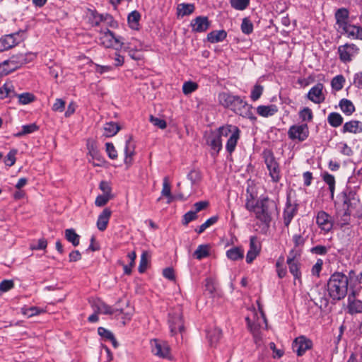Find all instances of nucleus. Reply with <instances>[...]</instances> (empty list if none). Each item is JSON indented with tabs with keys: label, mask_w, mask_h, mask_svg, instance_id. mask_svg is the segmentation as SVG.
<instances>
[{
	"label": "nucleus",
	"mask_w": 362,
	"mask_h": 362,
	"mask_svg": "<svg viewBox=\"0 0 362 362\" xmlns=\"http://www.w3.org/2000/svg\"><path fill=\"white\" fill-rule=\"evenodd\" d=\"M349 38L362 40V28L351 25L349 23L341 28Z\"/></svg>",
	"instance_id": "aec40b11"
},
{
	"label": "nucleus",
	"mask_w": 362,
	"mask_h": 362,
	"mask_svg": "<svg viewBox=\"0 0 362 362\" xmlns=\"http://www.w3.org/2000/svg\"><path fill=\"white\" fill-rule=\"evenodd\" d=\"M300 118L303 122H310L313 119V115L309 107H304L299 112Z\"/></svg>",
	"instance_id": "864d4df0"
},
{
	"label": "nucleus",
	"mask_w": 362,
	"mask_h": 362,
	"mask_svg": "<svg viewBox=\"0 0 362 362\" xmlns=\"http://www.w3.org/2000/svg\"><path fill=\"white\" fill-rule=\"evenodd\" d=\"M262 92H263V86H262L261 85H259V84H256L254 86V88L251 92V96H250L251 99L253 101L257 100L262 95Z\"/></svg>",
	"instance_id": "13d9d810"
},
{
	"label": "nucleus",
	"mask_w": 362,
	"mask_h": 362,
	"mask_svg": "<svg viewBox=\"0 0 362 362\" xmlns=\"http://www.w3.org/2000/svg\"><path fill=\"white\" fill-rule=\"evenodd\" d=\"M209 255V246L208 245H200L194 252L196 259L200 260Z\"/></svg>",
	"instance_id": "a18cd8bd"
},
{
	"label": "nucleus",
	"mask_w": 362,
	"mask_h": 362,
	"mask_svg": "<svg viewBox=\"0 0 362 362\" xmlns=\"http://www.w3.org/2000/svg\"><path fill=\"white\" fill-rule=\"evenodd\" d=\"M226 36L225 30H214L208 34L207 40L211 43H216L223 41Z\"/></svg>",
	"instance_id": "f704fd0d"
},
{
	"label": "nucleus",
	"mask_w": 362,
	"mask_h": 362,
	"mask_svg": "<svg viewBox=\"0 0 362 362\" xmlns=\"http://www.w3.org/2000/svg\"><path fill=\"white\" fill-rule=\"evenodd\" d=\"M278 112V107L275 105H259L257 107L259 115L267 117L274 115Z\"/></svg>",
	"instance_id": "a878e982"
},
{
	"label": "nucleus",
	"mask_w": 362,
	"mask_h": 362,
	"mask_svg": "<svg viewBox=\"0 0 362 362\" xmlns=\"http://www.w3.org/2000/svg\"><path fill=\"white\" fill-rule=\"evenodd\" d=\"M140 18L141 15L138 11H134L131 12L127 18L129 27L133 30H139Z\"/></svg>",
	"instance_id": "4c0bfd02"
},
{
	"label": "nucleus",
	"mask_w": 362,
	"mask_h": 362,
	"mask_svg": "<svg viewBox=\"0 0 362 362\" xmlns=\"http://www.w3.org/2000/svg\"><path fill=\"white\" fill-rule=\"evenodd\" d=\"M197 215L196 211H189L187 212L184 216L182 218V224L185 226L188 225V223L195 219H197Z\"/></svg>",
	"instance_id": "bf43d9fd"
},
{
	"label": "nucleus",
	"mask_w": 362,
	"mask_h": 362,
	"mask_svg": "<svg viewBox=\"0 0 362 362\" xmlns=\"http://www.w3.org/2000/svg\"><path fill=\"white\" fill-rule=\"evenodd\" d=\"M288 136L291 140L304 141L309 136L308 127L306 124L292 125L288 129Z\"/></svg>",
	"instance_id": "ddd939ff"
},
{
	"label": "nucleus",
	"mask_w": 362,
	"mask_h": 362,
	"mask_svg": "<svg viewBox=\"0 0 362 362\" xmlns=\"http://www.w3.org/2000/svg\"><path fill=\"white\" fill-rule=\"evenodd\" d=\"M218 99L222 106L230 109L235 114L251 120L256 119L252 112V106L243 101L239 96L223 92L218 94Z\"/></svg>",
	"instance_id": "7ed1b4c3"
},
{
	"label": "nucleus",
	"mask_w": 362,
	"mask_h": 362,
	"mask_svg": "<svg viewBox=\"0 0 362 362\" xmlns=\"http://www.w3.org/2000/svg\"><path fill=\"white\" fill-rule=\"evenodd\" d=\"M231 6L239 11L245 9L250 4V0H230Z\"/></svg>",
	"instance_id": "8fccbe9b"
},
{
	"label": "nucleus",
	"mask_w": 362,
	"mask_h": 362,
	"mask_svg": "<svg viewBox=\"0 0 362 362\" xmlns=\"http://www.w3.org/2000/svg\"><path fill=\"white\" fill-rule=\"evenodd\" d=\"M227 257L232 261L243 259L244 257V250L239 247H233L226 252Z\"/></svg>",
	"instance_id": "c756f323"
},
{
	"label": "nucleus",
	"mask_w": 362,
	"mask_h": 362,
	"mask_svg": "<svg viewBox=\"0 0 362 362\" xmlns=\"http://www.w3.org/2000/svg\"><path fill=\"white\" fill-rule=\"evenodd\" d=\"M344 83V77L342 75H337L332 78L331 86L334 90L339 91L343 88Z\"/></svg>",
	"instance_id": "de8ad7c7"
},
{
	"label": "nucleus",
	"mask_w": 362,
	"mask_h": 362,
	"mask_svg": "<svg viewBox=\"0 0 362 362\" xmlns=\"http://www.w3.org/2000/svg\"><path fill=\"white\" fill-rule=\"evenodd\" d=\"M218 135L222 139L223 137L228 138L226 149L229 153H232L237 146L240 137V130L237 126L226 124L216 129Z\"/></svg>",
	"instance_id": "423d86ee"
},
{
	"label": "nucleus",
	"mask_w": 362,
	"mask_h": 362,
	"mask_svg": "<svg viewBox=\"0 0 362 362\" xmlns=\"http://www.w3.org/2000/svg\"><path fill=\"white\" fill-rule=\"evenodd\" d=\"M98 334L103 340L110 341L115 348L118 346L117 341H116L113 334L110 330L100 327L98 329Z\"/></svg>",
	"instance_id": "cd10ccee"
},
{
	"label": "nucleus",
	"mask_w": 362,
	"mask_h": 362,
	"mask_svg": "<svg viewBox=\"0 0 362 362\" xmlns=\"http://www.w3.org/2000/svg\"><path fill=\"white\" fill-rule=\"evenodd\" d=\"M221 330L214 327L207 332V338L211 346L216 345L221 338Z\"/></svg>",
	"instance_id": "473e14b6"
},
{
	"label": "nucleus",
	"mask_w": 362,
	"mask_h": 362,
	"mask_svg": "<svg viewBox=\"0 0 362 362\" xmlns=\"http://www.w3.org/2000/svg\"><path fill=\"white\" fill-rule=\"evenodd\" d=\"M206 144L210 146L213 156H216L222 149V139L216 130L211 132L207 136Z\"/></svg>",
	"instance_id": "2eb2a0df"
},
{
	"label": "nucleus",
	"mask_w": 362,
	"mask_h": 362,
	"mask_svg": "<svg viewBox=\"0 0 362 362\" xmlns=\"http://www.w3.org/2000/svg\"><path fill=\"white\" fill-rule=\"evenodd\" d=\"M152 353L161 358L171 359L170 348L168 344L157 339L151 341Z\"/></svg>",
	"instance_id": "f8f14e48"
},
{
	"label": "nucleus",
	"mask_w": 362,
	"mask_h": 362,
	"mask_svg": "<svg viewBox=\"0 0 362 362\" xmlns=\"http://www.w3.org/2000/svg\"><path fill=\"white\" fill-rule=\"evenodd\" d=\"M110 198V195L103 194L96 197L95 204L97 206H103L108 202Z\"/></svg>",
	"instance_id": "e2e57ef3"
},
{
	"label": "nucleus",
	"mask_w": 362,
	"mask_h": 362,
	"mask_svg": "<svg viewBox=\"0 0 362 362\" xmlns=\"http://www.w3.org/2000/svg\"><path fill=\"white\" fill-rule=\"evenodd\" d=\"M339 106L341 111L348 116L351 115L356 110L353 103L346 98H343L339 101Z\"/></svg>",
	"instance_id": "7c9ffc66"
},
{
	"label": "nucleus",
	"mask_w": 362,
	"mask_h": 362,
	"mask_svg": "<svg viewBox=\"0 0 362 362\" xmlns=\"http://www.w3.org/2000/svg\"><path fill=\"white\" fill-rule=\"evenodd\" d=\"M348 310L351 314L362 313V300L357 299L354 293L348 297Z\"/></svg>",
	"instance_id": "4be33fe9"
},
{
	"label": "nucleus",
	"mask_w": 362,
	"mask_h": 362,
	"mask_svg": "<svg viewBox=\"0 0 362 362\" xmlns=\"http://www.w3.org/2000/svg\"><path fill=\"white\" fill-rule=\"evenodd\" d=\"M210 22L206 16H198L190 23L192 30L195 33H203L208 30Z\"/></svg>",
	"instance_id": "a211bd4d"
},
{
	"label": "nucleus",
	"mask_w": 362,
	"mask_h": 362,
	"mask_svg": "<svg viewBox=\"0 0 362 362\" xmlns=\"http://www.w3.org/2000/svg\"><path fill=\"white\" fill-rule=\"evenodd\" d=\"M16 92L13 90V86L11 83H4L0 87V98L4 99L5 98L15 97Z\"/></svg>",
	"instance_id": "ea45409f"
},
{
	"label": "nucleus",
	"mask_w": 362,
	"mask_h": 362,
	"mask_svg": "<svg viewBox=\"0 0 362 362\" xmlns=\"http://www.w3.org/2000/svg\"><path fill=\"white\" fill-rule=\"evenodd\" d=\"M340 61L344 64L351 62L359 53V48L354 43H346L337 48Z\"/></svg>",
	"instance_id": "9d476101"
},
{
	"label": "nucleus",
	"mask_w": 362,
	"mask_h": 362,
	"mask_svg": "<svg viewBox=\"0 0 362 362\" xmlns=\"http://www.w3.org/2000/svg\"><path fill=\"white\" fill-rule=\"evenodd\" d=\"M258 305L259 313L253 309L251 313L246 317V321L247 325L250 329L255 337H257L259 333V329L264 326L265 328L267 327V319L263 313L262 307L260 305L259 300H257Z\"/></svg>",
	"instance_id": "0eeeda50"
},
{
	"label": "nucleus",
	"mask_w": 362,
	"mask_h": 362,
	"mask_svg": "<svg viewBox=\"0 0 362 362\" xmlns=\"http://www.w3.org/2000/svg\"><path fill=\"white\" fill-rule=\"evenodd\" d=\"M38 129L39 127L35 123L23 125L21 131L15 133L13 136L17 138L22 137L26 134H32L35 132H37Z\"/></svg>",
	"instance_id": "58836bf2"
},
{
	"label": "nucleus",
	"mask_w": 362,
	"mask_h": 362,
	"mask_svg": "<svg viewBox=\"0 0 362 362\" xmlns=\"http://www.w3.org/2000/svg\"><path fill=\"white\" fill-rule=\"evenodd\" d=\"M316 222L319 227L326 231H329L332 228V221L330 216L325 211L317 213Z\"/></svg>",
	"instance_id": "6ab92c4d"
},
{
	"label": "nucleus",
	"mask_w": 362,
	"mask_h": 362,
	"mask_svg": "<svg viewBox=\"0 0 362 362\" xmlns=\"http://www.w3.org/2000/svg\"><path fill=\"white\" fill-rule=\"evenodd\" d=\"M323 89L324 86L322 83H317L309 90L308 98L315 104L322 103L325 99Z\"/></svg>",
	"instance_id": "f3484780"
},
{
	"label": "nucleus",
	"mask_w": 362,
	"mask_h": 362,
	"mask_svg": "<svg viewBox=\"0 0 362 362\" xmlns=\"http://www.w3.org/2000/svg\"><path fill=\"white\" fill-rule=\"evenodd\" d=\"M24 31L18 30L14 33L5 35L0 38V52H4L18 45L23 40Z\"/></svg>",
	"instance_id": "9b49d317"
},
{
	"label": "nucleus",
	"mask_w": 362,
	"mask_h": 362,
	"mask_svg": "<svg viewBox=\"0 0 362 362\" xmlns=\"http://www.w3.org/2000/svg\"><path fill=\"white\" fill-rule=\"evenodd\" d=\"M161 194L163 197L168 198V204H170L175 200V197L171 194V187L168 177H165L163 178Z\"/></svg>",
	"instance_id": "72a5a7b5"
},
{
	"label": "nucleus",
	"mask_w": 362,
	"mask_h": 362,
	"mask_svg": "<svg viewBox=\"0 0 362 362\" xmlns=\"http://www.w3.org/2000/svg\"><path fill=\"white\" fill-rule=\"evenodd\" d=\"M322 179L325 181V182H326L328 185L329 189L330 191L331 198L333 199L335 189L334 177L328 173H325L322 175Z\"/></svg>",
	"instance_id": "c03bdc74"
},
{
	"label": "nucleus",
	"mask_w": 362,
	"mask_h": 362,
	"mask_svg": "<svg viewBox=\"0 0 362 362\" xmlns=\"http://www.w3.org/2000/svg\"><path fill=\"white\" fill-rule=\"evenodd\" d=\"M92 310L98 314H111V308L105 304L100 299H95L92 301Z\"/></svg>",
	"instance_id": "393cba45"
},
{
	"label": "nucleus",
	"mask_w": 362,
	"mask_h": 362,
	"mask_svg": "<svg viewBox=\"0 0 362 362\" xmlns=\"http://www.w3.org/2000/svg\"><path fill=\"white\" fill-rule=\"evenodd\" d=\"M313 346V342L305 336H300L295 339L292 344V349L298 356H303L307 350Z\"/></svg>",
	"instance_id": "4468645a"
},
{
	"label": "nucleus",
	"mask_w": 362,
	"mask_h": 362,
	"mask_svg": "<svg viewBox=\"0 0 362 362\" xmlns=\"http://www.w3.org/2000/svg\"><path fill=\"white\" fill-rule=\"evenodd\" d=\"M337 24L339 28L347 24L349 18V11L346 8H339L335 13Z\"/></svg>",
	"instance_id": "bb28decb"
},
{
	"label": "nucleus",
	"mask_w": 362,
	"mask_h": 362,
	"mask_svg": "<svg viewBox=\"0 0 362 362\" xmlns=\"http://www.w3.org/2000/svg\"><path fill=\"white\" fill-rule=\"evenodd\" d=\"M168 322L172 335L182 332L184 330V320L180 307H177L169 313Z\"/></svg>",
	"instance_id": "6e6552de"
},
{
	"label": "nucleus",
	"mask_w": 362,
	"mask_h": 362,
	"mask_svg": "<svg viewBox=\"0 0 362 362\" xmlns=\"http://www.w3.org/2000/svg\"><path fill=\"white\" fill-rule=\"evenodd\" d=\"M106 152L110 159H116L117 158V152L112 143H106Z\"/></svg>",
	"instance_id": "69168bd1"
},
{
	"label": "nucleus",
	"mask_w": 362,
	"mask_h": 362,
	"mask_svg": "<svg viewBox=\"0 0 362 362\" xmlns=\"http://www.w3.org/2000/svg\"><path fill=\"white\" fill-rule=\"evenodd\" d=\"M241 30L247 35L250 34L253 31V25L250 20L247 18H243L241 24Z\"/></svg>",
	"instance_id": "5fc2aeb1"
},
{
	"label": "nucleus",
	"mask_w": 362,
	"mask_h": 362,
	"mask_svg": "<svg viewBox=\"0 0 362 362\" xmlns=\"http://www.w3.org/2000/svg\"><path fill=\"white\" fill-rule=\"evenodd\" d=\"M15 97H17L18 99V103L21 105H27L35 100V97L33 93L26 92L23 93L21 94L16 93Z\"/></svg>",
	"instance_id": "49530a36"
},
{
	"label": "nucleus",
	"mask_w": 362,
	"mask_h": 362,
	"mask_svg": "<svg viewBox=\"0 0 362 362\" xmlns=\"http://www.w3.org/2000/svg\"><path fill=\"white\" fill-rule=\"evenodd\" d=\"M297 212V207L290 203H288L284 211V223L286 227H288L292 219Z\"/></svg>",
	"instance_id": "b1692460"
},
{
	"label": "nucleus",
	"mask_w": 362,
	"mask_h": 362,
	"mask_svg": "<svg viewBox=\"0 0 362 362\" xmlns=\"http://www.w3.org/2000/svg\"><path fill=\"white\" fill-rule=\"evenodd\" d=\"M111 214V210L109 208H105L98 216L96 226L100 231H104L107 228Z\"/></svg>",
	"instance_id": "412c9836"
},
{
	"label": "nucleus",
	"mask_w": 362,
	"mask_h": 362,
	"mask_svg": "<svg viewBox=\"0 0 362 362\" xmlns=\"http://www.w3.org/2000/svg\"><path fill=\"white\" fill-rule=\"evenodd\" d=\"M65 238L71 243L74 247L79 245L80 236L76 233L73 228L66 229L64 231Z\"/></svg>",
	"instance_id": "e433bc0d"
},
{
	"label": "nucleus",
	"mask_w": 362,
	"mask_h": 362,
	"mask_svg": "<svg viewBox=\"0 0 362 362\" xmlns=\"http://www.w3.org/2000/svg\"><path fill=\"white\" fill-rule=\"evenodd\" d=\"M194 6L192 4H180L177 7V15L185 16L193 13Z\"/></svg>",
	"instance_id": "37998d69"
},
{
	"label": "nucleus",
	"mask_w": 362,
	"mask_h": 362,
	"mask_svg": "<svg viewBox=\"0 0 362 362\" xmlns=\"http://www.w3.org/2000/svg\"><path fill=\"white\" fill-rule=\"evenodd\" d=\"M150 122L154 126H156L161 129H164L167 126L166 122L164 119L153 117V115L150 116Z\"/></svg>",
	"instance_id": "680f3d73"
},
{
	"label": "nucleus",
	"mask_w": 362,
	"mask_h": 362,
	"mask_svg": "<svg viewBox=\"0 0 362 362\" xmlns=\"http://www.w3.org/2000/svg\"><path fill=\"white\" fill-rule=\"evenodd\" d=\"M43 312L44 311L42 309H40V308L35 306L23 308V313L25 315H27L28 317L37 315Z\"/></svg>",
	"instance_id": "3c124183"
},
{
	"label": "nucleus",
	"mask_w": 362,
	"mask_h": 362,
	"mask_svg": "<svg viewBox=\"0 0 362 362\" xmlns=\"http://www.w3.org/2000/svg\"><path fill=\"white\" fill-rule=\"evenodd\" d=\"M302 250L300 248L294 247L289 252L286 261H297L300 259Z\"/></svg>",
	"instance_id": "603ef678"
},
{
	"label": "nucleus",
	"mask_w": 362,
	"mask_h": 362,
	"mask_svg": "<svg viewBox=\"0 0 362 362\" xmlns=\"http://www.w3.org/2000/svg\"><path fill=\"white\" fill-rule=\"evenodd\" d=\"M349 279L341 272L332 274L327 282V291L333 300H340L347 294Z\"/></svg>",
	"instance_id": "39448f33"
},
{
	"label": "nucleus",
	"mask_w": 362,
	"mask_h": 362,
	"mask_svg": "<svg viewBox=\"0 0 362 362\" xmlns=\"http://www.w3.org/2000/svg\"><path fill=\"white\" fill-rule=\"evenodd\" d=\"M343 117L338 112H331L327 117L328 123L332 127H338L343 123Z\"/></svg>",
	"instance_id": "79ce46f5"
},
{
	"label": "nucleus",
	"mask_w": 362,
	"mask_h": 362,
	"mask_svg": "<svg viewBox=\"0 0 362 362\" xmlns=\"http://www.w3.org/2000/svg\"><path fill=\"white\" fill-rule=\"evenodd\" d=\"M92 26L98 33V42L106 48H113L116 50L122 49L124 45L121 36L115 35L110 30V28H116L117 23L108 13H99L92 11Z\"/></svg>",
	"instance_id": "f257e3e1"
},
{
	"label": "nucleus",
	"mask_w": 362,
	"mask_h": 362,
	"mask_svg": "<svg viewBox=\"0 0 362 362\" xmlns=\"http://www.w3.org/2000/svg\"><path fill=\"white\" fill-rule=\"evenodd\" d=\"M245 209L255 214V218L261 223L262 230L266 232L277 210V206L274 201L268 197H261L255 202L252 195H250L246 199Z\"/></svg>",
	"instance_id": "f03ea898"
},
{
	"label": "nucleus",
	"mask_w": 362,
	"mask_h": 362,
	"mask_svg": "<svg viewBox=\"0 0 362 362\" xmlns=\"http://www.w3.org/2000/svg\"><path fill=\"white\" fill-rule=\"evenodd\" d=\"M342 133L358 134L362 132V122L358 120H351L346 122L341 129Z\"/></svg>",
	"instance_id": "5701e85b"
},
{
	"label": "nucleus",
	"mask_w": 362,
	"mask_h": 362,
	"mask_svg": "<svg viewBox=\"0 0 362 362\" xmlns=\"http://www.w3.org/2000/svg\"><path fill=\"white\" fill-rule=\"evenodd\" d=\"M14 287V282L13 280H3L0 283V291L2 292H7Z\"/></svg>",
	"instance_id": "0e129e2a"
},
{
	"label": "nucleus",
	"mask_w": 362,
	"mask_h": 362,
	"mask_svg": "<svg viewBox=\"0 0 362 362\" xmlns=\"http://www.w3.org/2000/svg\"><path fill=\"white\" fill-rule=\"evenodd\" d=\"M47 246V241L45 238H42L37 240V244H31L30 248L34 250H45Z\"/></svg>",
	"instance_id": "338daca9"
},
{
	"label": "nucleus",
	"mask_w": 362,
	"mask_h": 362,
	"mask_svg": "<svg viewBox=\"0 0 362 362\" xmlns=\"http://www.w3.org/2000/svg\"><path fill=\"white\" fill-rule=\"evenodd\" d=\"M187 178L191 181L192 184L194 185L201 180V174L199 171L192 170L187 175Z\"/></svg>",
	"instance_id": "774afa93"
},
{
	"label": "nucleus",
	"mask_w": 362,
	"mask_h": 362,
	"mask_svg": "<svg viewBox=\"0 0 362 362\" xmlns=\"http://www.w3.org/2000/svg\"><path fill=\"white\" fill-rule=\"evenodd\" d=\"M124 153H125L124 163L126 164L129 165L132 163V157L134 154V146L132 143V136H129V139L126 141Z\"/></svg>",
	"instance_id": "c85d7f7f"
},
{
	"label": "nucleus",
	"mask_w": 362,
	"mask_h": 362,
	"mask_svg": "<svg viewBox=\"0 0 362 362\" xmlns=\"http://www.w3.org/2000/svg\"><path fill=\"white\" fill-rule=\"evenodd\" d=\"M132 42H124V45L122 46V48L124 51L127 52L129 53V57L134 59V60H139L141 59V57L138 54H136V52L139 51V47L134 46L132 47Z\"/></svg>",
	"instance_id": "a19ab883"
},
{
	"label": "nucleus",
	"mask_w": 362,
	"mask_h": 362,
	"mask_svg": "<svg viewBox=\"0 0 362 362\" xmlns=\"http://www.w3.org/2000/svg\"><path fill=\"white\" fill-rule=\"evenodd\" d=\"M263 154L264 162L272 180L274 182H278L281 178L280 169L273 153L270 151H265Z\"/></svg>",
	"instance_id": "1a4fd4ad"
},
{
	"label": "nucleus",
	"mask_w": 362,
	"mask_h": 362,
	"mask_svg": "<svg viewBox=\"0 0 362 362\" xmlns=\"http://www.w3.org/2000/svg\"><path fill=\"white\" fill-rule=\"evenodd\" d=\"M360 204V198L356 192L346 188L337 196L336 205L341 206L344 212L341 216V224H348L350 221L351 211L356 209Z\"/></svg>",
	"instance_id": "20e7f679"
},
{
	"label": "nucleus",
	"mask_w": 362,
	"mask_h": 362,
	"mask_svg": "<svg viewBox=\"0 0 362 362\" xmlns=\"http://www.w3.org/2000/svg\"><path fill=\"white\" fill-rule=\"evenodd\" d=\"M198 86L196 83L192 81H187L184 83L182 86V91L185 95H188L196 90Z\"/></svg>",
	"instance_id": "4d7b16f0"
},
{
	"label": "nucleus",
	"mask_w": 362,
	"mask_h": 362,
	"mask_svg": "<svg viewBox=\"0 0 362 362\" xmlns=\"http://www.w3.org/2000/svg\"><path fill=\"white\" fill-rule=\"evenodd\" d=\"M17 154V150L16 149H12L11 150L8 154L6 155L4 163L7 166H12L16 163V156Z\"/></svg>",
	"instance_id": "6e6d98bb"
},
{
	"label": "nucleus",
	"mask_w": 362,
	"mask_h": 362,
	"mask_svg": "<svg viewBox=\"0 0 362 362\" xmlns=\"http://www.w3.org/2000/svg\"><path fill=\"white\" fill-rule=\"evenodd\" d=\"M261 244L256 236H251L250 238V249L246 255V262L251 264L259 255Z\"/></svg>",
	"instance_id": "dca6fc26"
},
{
	"label": "nucleus",
	"mask_w": 362,
	"mask_h": 362,
	"mask_svg": "<svg viewBox=\"0 0 362 362\" xmlns=\"http://www.w3.org/2000/svg\"><path fill=\"white\" fill-rule=\"evenodd\" d=\"M65 105H66V103L64 100H62L61 98H57L55 100L54 103L52 105V109L54 112H62L65 109Z\"/></svg>",
	"instance_id": "052dcab7"
},
{
	"label": "nucleus",
	"mask_w": 362,
	"mask_h": 362,
	"mask_svg": "<svg viewBox=\"0 0 362 362\" xmlns=\"http://www.w3.org/2000/svg\"><path fill=\"white\" fill-rule=\"evenodd\" d=\"M218 218L216 216H213L207 219L204 223H202L199 228L195 229V231L198 234L202 233L206 228L210 227L216 223Z\"/></svg>",
	"instance_id": "09e8293b"
},
{
	"label": "nucleus",
	"mask_w": 362,
	"mask_h": 362,
	"mask_svg": "<svg viewBox=\"0 0 362 362\" xmlns=\"http://www.w3.org/2000/svg\"><path fill=\"white\" fill-rule=\"evenodd\" d=\"M288 266L289 272L293 276L295 280L301 281V272L300 271L299 261H286Z\"/></svg>",
	"instance_id": "2f4dec72"
},
{
	"label": "nucleus",
	"mask_w": 362,
	"mask_h": 362,
	"mask_svg": "<svg viewBox=\"0 0 362 362\" xmlns=\"http://www.w3.org/2000/svg\"><path fill=\"white\" fill-rule=\"evenodd\" d=\"M120 129V126L117 123L113 122H107L104 127V134L107 137L113 136L117 134Z\"/></svg>",
	"instance_id": "c9c22d12"
}]
</instances>
